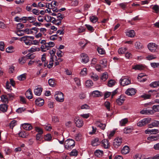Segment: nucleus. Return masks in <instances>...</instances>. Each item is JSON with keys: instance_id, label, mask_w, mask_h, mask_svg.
Listing matches in <instances>:
<instances>
[{"instance_id": "39", "label": "nucleus", "mask_w": 159, "mask_h": 159, "mask_svg": "<svg viewBox=\"0 0 159 159\" xmlns=\"http://www.w3.org/2000/svg\"><path fill=\"white\" fill-rule=\"evenodd\" d=\"M55 45L54 43L52 42H50L49 43H47L46 44L45 47L46 48H47V50H48L49 49V48H50L51 47H53Z\"/></svg>"}, {"instance_id": "5", "label": "nucleus", "mask_w": 159, "mask_h": 159, "mask_svg": "<svg viewBox=\"0 0 159 159\" xmlns=\"http://www.w3.org/2000/svg\"><path fill=\"white\" fill-rule=\"evenodd\" d=\"M80 56L81 59V62L84 63H86L89 61V57L88 55L85 53H82Z\"/></svg>"}, {"instance_id": "46", "label": "nucleus", "mask_w": 159, "mask_h": 159, "mask_svg": "<svg viewBox=\"0 0 159 159\" xmlns=\"http://www.w3.org/2000/svg\"><path fill=\"white\" fill-rule=\"evenodd\" d=\"M55 58H52L51 59L50 58V60L49 62V64L48 65V67L49 68H52L53 65V60L54 59H55Z\"/></svg>"}, {"instance_id": "61", "label": "nucleus", "mask_w": 159, "mask_h": 159, "mask_svg": "<svg viewBox=\"0 0 159 159\" xmlns=\"http://www.w3.org/2000/svg\"><path fill=\"white\" fill-rule=\"evenodd\" d=\"M74 80L75 82L76 85L79 86L80 85V82L79 79L78 78H75L74 79Z\"/></svg>"}, {"instance_id": "16", "label": "nucleus", "mask_w": 159, "mask_h": 159, "mask_svg": "<svg viewBox=\"0 0 159 159\" xmlns=\"http://www.w3.org/2000/svg\"><path fill=\"white\" fill-rule=\"evenodd\" d=\"M35 103L37 105L41 107L43 105L44 101L43 99L40 98H39L35 100Z\"/></svg>"}, {"instance_id": "56", "label": "nucleus", "mask_w": 159, "mask_h": 159, "mask_svg": "<svg viewBox=\"0 0 159 159\" xmlns=\"http://www.w3.org/2000/svg\"><path fill=\"white\" fill-rule=\"evenodd\" d=\"M85 26L87 28L88 30L89 31H90L92 32H93L94 30V29L93 27L89 25L86 24L85 25Z\"/></svg>"}, {"instance_id": "64", "label": "nucleus", "mask_w": 159, "mask_h": 159, "mask_svg": "<svg viewBox=\"0 0 159 159\" xmlns=\"http://www.w3.org/2000/svg\"><path fill=\"white\" fill-rule=\"evenodd\" d=\"M152 9L155 10L156 13H157L159 11V6L157 5H155L153 7Z\"/></svg>"}, {"instance_id": "10", "label": "nucleus", "mask_w": 159, "mask_h": 159, "mask_svg": "<svg viewBox=\"0 0 159 159\" xmlns=\"http://www.w3.org/2000/svg\"><path fill=\"white\" fill-rule=\"evenodd\" d=\"M148 127L150 128L153 127H159V121L153 120L151 123L148 125Z\"/></svg>"}, {"instance_id": "30", "label": "nucleus", "mask_w": 159, "mask_h": 159, "mask_svg": "<svg viewBox=\"0 0 159 159\" xmlns=\"http://www.w3.org/2000/svg\"><path fill=\"white\" fill-rule=\"evenodd\" d=\"M136 49H143V44L140 42H137L135 44Z\"/></svg>"}, {"instance_id": "21", "label": "nucleus", "mask_w": 159, "mask_h": 159, "mask_svg": "<svg viewBox=\"0 0 159 159\" xmlns=\"http://www.w3.org/2000/svg\"><path fill=\"white\" fill-rule=\"evenodd\" d=\"M101 92L98 90H95L90 93V94L94 97H98L101 96Z\"/></svg>"}, {"instance_id": "44", "label": "nucleus", "mask_w": 159, "mask_h": 159, "mask_svg": "<svg viewBox=\"0 0 159 159\" xmlns=\"http://www.w3.org/2000/svg\"><path fill=\"white\" fill-rule=\"evenodd\" d=\"M19 136L22 138H26L28 134L24 131H21L19 133Z\"/></svg>"}, {"instance_id": "55", "label": "nucleus", "mask_w": 159, "mask_h": 159, "mask_svg": "<svg viewBox=\"0 0 159 159\" xmlns=\"http://www.w3.org/2000/svg\"><path fill=\"white\" fill-rule=\"evenodd\" d=\"M35 129L36 131L38 133V134H43V131L41 128L37 127H35Z\"/></svg>"}, {"instance_id": "38", "label": "nucleus", "mask_w": 159, "mask_h": 159, "mask_svg": "<svg viewBox=\"0 0 159 159\" xmlns=\"http://www.w3.org/2000/svg\"><path fill=\"white\" fill-rule=\"evenodd\" d=\"M128 122V120L127 118H124L121 120L120 121V125L121 126H125Z\"/></svg>"}, {"instance_id": "43", "label": "nucleus", "mask_w": 159, "mask_h": 159, "mask_svg": "<svg viewBox=\"0 0 159 159\" xmlns=\"http://www.w3.org/2000/svg\"><path fill=\"white\" fill-rule=\"evenodd\" d=\"M52 139V137L51 134H48L44 136V139L48 141H50Z\"/></svg>"}, {"instance_id": "36", "label": "nucleus", "mask_w": 159, "mask_h": 159, "mask_svg": "<svg viewBox=\"0 0 159 159\" xmlns=\"http://www.w3.org/2000/svg\"><path fill=\"white\" fill-rule=\"evenodd\" d=\"M150 85L152 87L156 88L159 86V80L152 82L150 84Z\"/></svg>"}, {"instance_id": "8", "label": "nucleus", "mask_w": 159, "mask_h": 159, "mask_svg": "<svg viewBox=\"0 0 159 159\" xmlns=\"http://www.w3.org/2000/svg\"><path fill=\"white\" fill-rule=\"evenodd\" d=\"M136 92V90L134 88L128 89L125 92V93L128 96H132L134 95Z\"/></svg>"}, {"instance_id": "6", "label": "nucleus", "mask_w": 159, "mask_h": 159, "mask_svg": "<svg viewBox=\"0 0 159 159\" xmlns=\"http://www.w3.org/2000/svg\"><path fill=\"white\" fill-rule=\"evenodd\" d=\"M159 139V134L157 135H152L148 137L146 143H149L150 142L157 140Z\"/></svg>"}, {"instance_id": "11", "label": "nucleus", "mask_w": 159, "mask_h": 159, "mask_svg": "<svg viewBox=\"0 0 159 159\" xmlns=\"http://www.w3.org/2000/svg\"><path fill=\"white\" fill-rule=\"evenodd\" d=\"M158 133L159 130L156 129H148L145 131V133L147 134H156Z\"/></svg>"}, {"instance_id": "47", "label": "nucleus", "mask_w": 159, "mask_h": 159, "mask_svg": "<svg viewBox=\"0 0 159 159\" xmlns=\"http://www.w3.org/2000/svg\"><path fill=\"white\" fill-rule=\"evenodd\" d=\"M115 80H111L108 82V85L110 87H111L115 84Z\"/></svg>"}, {"instance_id": "22", "label": "nucleus", "mask_w": 159, "mask_h": 159, "mask_svg": "<svg viewBox=\"0 0 159 159\" xmlns=\"http://www.w3.org/2000/svg\"><path fill=\"white\" fill-rule=\"evenodd\" d=\"M96 125L104 130L106 127V125L101 123L100 121H97L95 123Z\"/></svg>"}, {"instance_id": "13", "label": "nucleus", "mask_w": 159, "mask_h": 159, "mask_svg": "<svg viewBox=\"0 0 159 159\" xmlns=\"http://www.w3.org/2000/svg\"><path fill=\"white\" fill-rule=\"evenodd\" d=\"M75 120L77 127L80 128L83 125L84 123L83 120L77 117L75 119Z\"/></svg>"}, {"instance_id": "17", "label": "nucleus", "mask_w": 159, "mask_h": 159, "mask_svg": "<svg viewBox=\"0 0 159 159\" xmlns=\"http://www.w3.org/2000/svg\"><path fill=\"white\" fill-rule=\"evenodd\" d=\"M89 77L94 81H97L99 79L98 76L96 74L92 72L89 74Z\"/></svg>"}, {"instance_id": "24", "label": "nucleus", "mask_w": 159, "mask_h": 159, "mask_svg": "<svg viewBox=\"0 0 159 159\" xmlns=\"http://www.w3.org/2000/svg\"><path fill=\"white\" fill-rule=\"evenodd\" d=\"M8 108V105L5 104H2L0 105V111L3 112L7 111Z\"/></svg>"}, {"instance_id": "23", "label": "nucleus", "mask_w": 159, "mask_h": 159, "mask_svg": "<svg viewBox=\"0 0 159 159\" xmlns=\"http://www.w3.org/2000/svg\"><path fill=\"white\" fill-rule=\"evenodd\" d=\"M133 130V128L131 126H128L124 129V132L125 134H128L131 132Z\"/></svg>"}, {"instance_id": "54", "label": "nucleus", "mask_w": 159, "mask_h": 159, "mask_svg": "<svg viewBox=\"0 0 159 159\" xmlns=\"http://www.w3.org/2000/svg\"><path fill=\"white\" fill-rule=\"evenodd\" d=\"M70 156H76L78 155L77 151L75 150H73L70 153Z\"/></svg>"}, {"instance_id": "4", "label": "nucleus", "mask_w": 159, "mask_h": 159, "mask_svg": "<svg viewBox=\"0 0 159 159\" xmlns=\"http://www.w3.org/2000/svg\"><path fill=\"white\" fill-rule=\"evenodd\" d=\"M120 83L121 85L124 86L130 84L131 81L126 77H122L120 80Z\"/></svg>"}, {"instance_id": "34", "label": "nucleus", "mask_w": 159, "mask_h": 159, "mask_svg": "<svg viewBox=\"0 0 159 159\" xmlns=\"http://www.w3.org/2000/svg\"><path fill=\"white\" fill-rule=\"evenodd\" d=\"M108 78V75L107 72L103 73L101 77V79L103 81H105Z\"/></svg>"}, {"instance_id": "50", "label": "nucleus", "mask_w": 159, "mask_h": 159, "mask_svg": "<svg viewBox=\"0 0 159 159\" xmlns=\"http://www.w3.org/2000/svg\"><path fill=\"white\" fill-rule=\"evenodd\" d=\"M150 65L153 68L159 67V63L152 62L150 63Z\"/></svg>"}, {"instance_id": "57", "label": "nucleus", "mask_w": 159, "mask_h": 159, "mask_svg": "<svg viewBox=\"0 0 159 159\" xmlns=\"http://www.w3.org/2000/svg\"><path fill=\"white\" fill-rule=\"evenodd\" d=\"M152 109L155 111H159V105H153Z\"/></svg>"}, {"instance_id": "48", "label": "nucleus", "mask_w": 159, "mask_h": 159, "mask_svg": "<svg viewBox=\"0 0 159 159\" xmlns=\"http://www.w3.org/2000/svg\"><path fill=\"white\" fill-rule=\"evenodd\" d=\"M82 135L80 133L76 134L75 135V139L77 141H80L81 139Z\"/></svg>"}, {"instance_id": "2", "label": "nucleus", "mask_w": 159, "mask_h": 159, "mask_svg": "<svg viewBox=\"0 0 159 159\" xmlns=\"http://www.w3.org/2000/svg\"><path fill=\"white\" fill-rule=\"evenodd\" d=\"M151 121V119L150 118L148 117L145 118L139 121L137 124L138 126L141 127L144 126L147 124L150 123Z\"/></svg>"}, {"instance_id": "20", "label": "nucleus", "mask_w": 159, "mask_h": 159, "mask_svg": "<svg viewBox=\"0 0 159 159\" xmlns=\"http://www.w3.org/2000/svg\"><path fill=\"white\" fill-rule=\"evenodd\" d=\"M109 143L106 139H104L102 141V145L105 148H108L109 146Z\"/></svg>"}, {"instance_id": "26", "label": "nucleus", "mask_w": 159, "mask_h": 159, "mask_svg": "<svg viewBox=\"0 0 159 159\" xmlns=\"http://www.w3.org/2000/svg\"><path fill=\"white\" fill-rule=\"evenodd\" d=\"M28 53L27 54L26 56L30 59H33L35 57L34 54L31 53L34 52L35 50H28Z\"/></svg>"}, {"instance_id": "42", "label": "nucleus", "mask_w": 159, "mask_h": 159, "mask_svg": "<svg viewBox=\"0 0 159 159\" xmlns=\"http://www.w3.org/2000/svg\"><path fill=\"white\" fill-rule=\"evenodd\" d=\"M115 133V131L114 130L108 132L107 134L108 137L110 139L111 137L113 136Z\"/></svg>"}, {"instance_id": "18", "label": "nucleus", "mask_w": 159, "mask_h": 159, "mask_svg": "<svg viewBox=\"0 0 159 159\" xmlns=\"http://www.w3.org/2000/svg\"><path fill=\"white\" fill-rule=\"evenodd\" d=\"M126 35L130 37H133L135 35V33L134 30H128L126 32Z\"/></svg>"}, {"instance_id": "14", "label": "nucleus", "mask_w": 159, "mask_h": 159, "mask_svg": "<svg viewBox=\"0 0 159 159\" xmlns=\"http://www.w3.org/2000/svg\"><path fill=\"white\" fill-rule=\"evenodd\" d=\"M148 50H153L158 49V46L154 43H150L147 46Z\"/></svg>"}, {"instance_id": "51", "label": "nucleus", "mask_w": 159, "mask_h": 159, "mask_svg": "<svg viewBox=\"0 0 159 159\" xmlns=\"http://www.w3.org/2000/svg\"><path fill=\"white\" fill-rule=\"evenodd\" d=\"M26 59L25 57H22L20 58L19 59V61L20 63L22 64L25 63L26 62Z\"/></svg>"}, {"instance_id": "62", "label": "nucleus", "mask_w": 159, "mask_h": 159, "mask_svg": "<svg viewBox=\"0 0 159 159\" xmlns=\"http://www.w3.org/2000/svg\"><path fill=\"white\" fill-rule=\"evenodd\" d=\"M81 109H88L90 108L89 106L86 104H84L81 106Z\"/></svg>"}, {"instance_id": "59", "label": "nucleus", "mask_w": 159, "mask_h": 159, "mask_svg": "<svg viewBox=\"0 0 159 159\" xmlns=\"http://www.w3.org/2000/svg\"><path fill=\"white\" fill-rule=\"evenodd\" d=\"M98 61V59L97 58H93L91 61V66H93L95 65Z\"/></svg>"}, {"instance_id": "52", "label": "nucleus", "mask_w": 159, "mask_h": 159, "mask_svg": "<svg viewBox=\"0 0 159 159\" xmlns=\"http://www.w3.org/2000/svg\"><path fill=\"white\" fill-rule=\"evenodd\" d=\"M28 20L30 23H32L34 22L36 20V18L33 16L28 17Z\"/></svg>"}, {"instance_id": "3", "label": "nucleus", "mask_w": 159, "mask_h": 159, "mask_svg": "<svg viewBox=\"0 0 159 159\" xmlns=\"http://www.w3.org/2000/svg\"><path fill=\"white\" fill-rule=\"evenodd\" d=\"M54 96L55 99L57 101L60 102H62L64 101V95L62 92L60 91L56 92Z\"/></svg>"}, {"instance_id": "28", "label": "nucleus", "mask_w": 159, "mask_h": 159, "mask_svg": "<svg viewBox=\"0 0 159 159\" xmlns=\"http://www.w3.org/2000/svg\"><path fill=\"white\" fill-rule=\"evenodd\" d=\"M144 68V66L142 65H137L132 66V69L135 70H142Z\"/></svg>"}, {"instance_id": "60", "label": "nucleus", "mask_w": 159, "mask_h": 159, "mask_svg": "<svg viewBox=\"0 0 159 159\" xmlns=\"http://www.w3.org/2000/svg\"><path fill=\"white\" fill-rule=\"evenodd\" d=\"M21 31H22L23 32H25L28 34H32L33 33V32L32 31V30H31L28 28L26 29L25 30H21Z\"/></svg>"}, {"instance_id": "53", "label": "nucleus", "mask_w": 159, "mask_h": 159, "mask_svg": "<svg viewBox=\"0 0 159 159\" xmlns=\"http://www.w3.org/2000/svg\"><path fill=\"white\" fill-rule=\"evenodd\" d=\"M127 3H121L119 4L120 6L122 9L125 10L127 8Z\"/></svg>"}, {"instance_id": "32", "label": "nucleus", "mask_w": 159, "mask_h": 159, "mask_svg": "<svg viewBox=\"0 0 159 159\" xmlns=\"http://www.w3.org/2000/svg\"><path fill=\"white\" fill-rule=\"evenodd\" d=\"M156 58V56L155 55L153 54L148 55L146 57V59L149 61L155 59Z\"/></svg>"}, {"instance_id": "49", "label": "nucleus", "mask_w": 159, "mask_h": 159, "mask_svg": "<svg viewBox=\"0 0 159 159\" xmlns=\"http://www.w3.org/2000/svg\"><path fill=\"white\" fill-rule=\"evenodd\" d=\"M17 121L16 120H13L11 122L10 124V126L12 129L13 127L16 125Z\"/></svg>"}, {"instance_id": "58", "label": "nucleus", "mask_w": 159, "mask_h": 159, "mask_svg": "<svg viewBox=\"0 0 159 159\" xmlns=\"http://www.w3.org/2000/svg\"><path fill=\"white\" fill-rule=\"evenodd\" d=\"M107 61L106 59H103L100 61V63L101 64L103 65V66L106 67L107 65Z\"/></svg>"}, {"instance_id": "63", "label": "nucleus", "mask_w": 159, "mask_h": 159, "mask_svg": "<svg viewBox=\"0 0 159 159\" xmlns=\"http://www.w3.org/2000/svg\"><path fill=\"white\" fill-rule=\"evenodd\" d=\"M110 103L109 102L106 101L105 102L104 105L108 111H110Z\"/></svg>"}, {"instance_id": "12", "label": "nucleus", "mask_w": 159, "mask_h": 159, "mask_svg": "<svg viewBox=\"0 0 159 159\" xmlns=\"http://www.w3.org/2000/svg\"><path fill=\"white\" fill-rule=\"evenodd\" d=\"M43 90V89L40 86H37L34 89V94L38 96L41 95Z\"/></svg>"}, {"instance_id": "9", "label": "nucleus", "mask_w": 159, "mask_h": 159, "mask_svg": "<svg viewBox=\"0 0 159 159\" xmlns=\"http://www.w3.org/2000/svg\"><path fill=\"white\" fill-rule=\"evenodd\" d=\"M122 143V139L121 138H117L115 139L113 143V145L116 148H118L120 145Z\"/></svg>"}, {"instance_id": "31", "label": "nucleus", "mask_w": 159, "mask_h": 159, "mask_svg": "<svg viewBox=\"0 0 159 159\" xmlns=\"http://www.w3.org/2000/svg\"><path fill=\"white\" fill-rule=\"evenodd\" d=\"M90 21L93 23H95L98 20V17L95 16H91L89 17Z\"/></svg>"}, {"instance_id": "37", "label": "nucleus", "mask_w": 159, "mask_h": 159, "mask_svg": "<svg viewBox=\"0 0 159 159\" xmlns=\"http://www.w3.org/2000/svg\"><path fill=\"white\" fill-rule=\"evenodd\" d=\"M103 154V152L102 151H101L99 150H96L94 152L95 155L98 157H100L102 156Z\"/></svg>"}, {"instance_id": "29", "label": "nucleus", "mask_w": 159, "mask_h": 159, "mask_svg": "<svg viewBox=\"0 0 159 159\" xmlns=\"http://www.w3.org/2000/svg\"><path fill=\"white\" fill-rule=\"evenodd\" d=\"M1 99L2 102L5 103H8V99L7 95H3L1 96Z\"/></svg>"}, {"instance_id": "33", "label": "nucleus", "mask_w": 159, "mask_h": 159, "mask_svg": "<svg viewBox=\"0 0 159 159\" xmlns=\"http://www.w3.org/2000/svg\"><path fill=\"white\" fill-rule=\"evenodd\" d=\"M92 145L93 146H96L98 145L100 143L98 138H95L91 142Z\"/></svg>"}, {"instance_id": "27", "label": "nucleus", "mask_w": 159, "mask_h": 159, "mask_svg": "<svg viewBox=\"0 0 159 159\" xmlns=\"http://www.w3.org/2000/svg\"><path fill=\"white\" fill-rule=\"evenodd\" d=\"M93 84V81L90 80H87L85 82V86L88 88H91Z\"/></svg>"}, {"instance_id": "35", "label": "nucleus", "mask_w": 159, "mask_h": 159, "mask_svg": "<svg viewBox=\"0 0 159 159\" xmlns=\"http://www.w3.org/2000/svg\"><path fill=\"white\" fill-rule=\"evenodd\" d=\"M26 74L25 73L18 76L17 79L20 81H23L26 79Z\"/></svg>"}, {"instance_id": "25", "label": "nucleus", "mask_w": 159, "mask_h": 159, "mask_svg": "<svg viewBox=\"0 0 159 159\" xmlns=\"http://www.w3.org/2000/svg\"><path fill=\"white\" fill-rule=\"evenodd\" d=\"M129 147L127 146H125L121 150V153L123 154H126L129 152Z\"/></svg>"}, {"instance_id": "15", "label": "nucleus", "mask_w": 159, "mask_h": 159, "mask_svg": "<svg viewBox=\"0 0 159 159\" xmlns=\"http://www.w3.org/2000/svg\"><path fill=\"white\" fill-rule=\"evenodd\" d=\"M21 126L25 129L27 130H30L33 128L32 126L30 124L27 123L22 124L21 125Z\"/></svg>"}, {"instance_id": "7", "label": "nucleus", "mask_w": 159, "mask_h": 159, "mask_svg": "<svg viewBox=\"0 0 159 159\" xmlns=\"http://www.w3.org/2000/svg\"><path fill=\"white\" fill-rule=\"evenodd\" d=\"M125 99V96L123 95H121L116 99V102L118 105L120 106L124 102Z\"/></svg>"}, {"instance_id": "19", "label": "nucleus", "mask_w": 159, "mask_h": 159, "mask_svg": "<svg viewBox=\"0 0 159 159\" xmlns=\"http://www.w3.org/2000/svg\"><path fill=\"white\" fill-rule=\"evenodd\" d=\"M25 95L26 97L29 99H31L33 98V94L30 89H29L26 91Z\"/></svg>"}, {"instance_id": "45", "label": "nucleus", "mask_w": 159, "mask_h": 159, "mask_svg": "<svg viewBox=\"0 0 159 159\" xmlns=\"http://www.w3.org/2000/svg\"><path fill=\"white\" fill-rule=\"evenodd\" d=\"M56 50H50L49 53L51 55V58H56V56L54 55Z\"/></svg>"}, {"instance_id": "41", "label": "nucleus", "mask_w": 159, "mask_h": 159, "mask_svg": "<svg viewBox=\"0 0 159 159\" xmlns=\"http://www.w3.org/2000/svg\"><path fill=\"white\" fill-rule=\"evenodd\" d=\"M87 69L86 68H84L80 72V75L82 76L86 75L87 74Z\"/></svg>"}, {"instance_id": "40", "label": "nucleus", "mask_w": 159, "mask_h": 159, "mask_svg": "<svg viewBox=\"0 0 159 159\" xmlns=\"http://www.w3.org/2000/svg\"><path fill=\"white\" fill-rule=\"evenodd\" d=\"M52 22L54 24L57 25H61V21L60 20L56 19L55 18V20H52Z\"/></svg>"}, {"instance_id": "1", "label": "nucleus", "mask_w": 159, "mask_h": 159, "mask_svg": "<svg viewBox=\"0 0 159 159\" xmlns=\"http://www.w3.org/2000/svg\"><path fill=\"white\" fill-rule=\"evenodd\" d=\"M64 144L66 149L71 150L75 146V142L73 139H69L65 141Z\"/></svg>"}]
</instances>
